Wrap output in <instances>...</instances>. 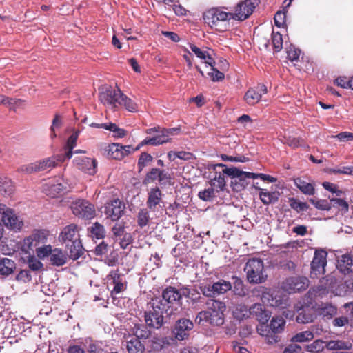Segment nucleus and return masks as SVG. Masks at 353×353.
Wrapping results in <instances>:
<instances>
[{"mask_svg":"<svg viewBox=\"0 0 353 353\" xmlns=\"http://www.w3.org/2000/svg\"><path fill=\"white\" fill-rule=\"evenodd\" d=\"M59 239L65 244L70 259L77 260L83 254L84 249L77 225L70 224L65 226L60 233Z\"/></svg>","mask_w":353,"mask_h":353,"instance_id":"1","label":"nucleus"},{"mask_svg":"<svg viewBox=\"0 0 353 353\" xmlns=\"http://www.w3.org/2000/svg\"><path fill=\"white\" fill-rule=\"evenodd\" d=\"M100 101L105 105H110L112 108L118 105L123 106L127 110L134 112L138 110V105L131 99L124 94L118 88H109L99 94Z\"/></svg>","mask_w":353,"mask_h":353,"instance_id":"2","label":"nucleus"},{"mask_svg":"<svg viewBox=\"0 0 353 353\" xmlns=\"http://www.w3.org/2000/svg\"><path fill=\"white\" fill-rule=\"evenodd\" d=\"M150 305V308L144 312L145 325L149 329L159 330L164 324L163 314L171 316L174 311L172 309L170 312H168L167 307L163 305L159 299H152Z\"/></svg>","mask_w":353,"mask_h":353,"instance_id":"3","label":"nucleus"},{"mask_svg":"<svg viewBox=\"0 0 353 353\" xmlns=\"http://www.w3.org/2000/svg\"><path fill=\"white\" fill-rule=\"evenodd\" d=\"M233 19L232 12L223 11L219 8H212L203 13V19L211 28L224 32L229 28V21Z\"/></svg>","mask_w":353,"mask_h":353,"instance_id":"4","label":"nucleus"},{"mask_svg":"<svg viewBox=\"0 0 353 353\" xmlns=\"http://www.w3.org/2000/svg\"><path fill=\"white\" fill-rule=\"evenodd\" d=\"M64 161L63 154H58L33 163L23 165L20 168V170L26 174L46 171L56 168Z\"/></svg>","mask_w":353,"mask_h":353,"instance_id":"5","label":"nucleus"},{"mask_svg":"<svg viewBox=\"0 0 353 353\" xmlns=\"http://www.w3.org/2000/svg\"><path fill=\"white\" fill-rule=\"evenodd\" d=\"M243 270L250 283L259 284L264 282L266 279L267 276L264 274L263 261L261 259H250L245 263Z\"/></svg>","mask_w":353,"mask_h":353,"instance_id":"6","label":"nucleus"},{"mask_svg":"<svg viewBox=\"0 0 353 353\" xmlns=\"http://www.w3.org/2000/svg\"><path fill=\"white\" fill-rule=\"evenodd\" d=\"M107 288L110 291V296L114 299L118 295L127 290L128 282L124 274L119 270H112L106 276Z\"/></svg>","mask_w":353,"mask_h":353,"instance_id":"7","label":"nucleus"},{"mask_svg":"<svg viewBox=\"0 0 353 353\" xmlns=\"http://www.w3.org/2000/svg\"><path fill=\"white\" fill-rule=\"evenodd\" d=\"M208 169L212 174L210 181V185L216 188L217 192L219 191H223L226 186L225 176L229 177L228 170L230 168H228L223 163H217L209 165Z\"/></svg>","mask_w":353,"mask_h":353,"instance_id":"8","label":"nucleus"},{"mask_svg":"<svg viewBox=\"0 0 353 353\" xmlns=\"http://www.w3.org/2000/svg\"><path fill=\"white\" fill-rule=\"evenodd\" d=\"M229 177L231 178V187L234 191L241 192L248 185L250 179H255V173L244 172L236 167H230L228 170Z\"/></svg>","mask_w":353,"mask_h":353,"instance_id":"9","label":"nucleus"},{"mask_svg":"<svg viewBox=\"0 0 353 353\" xmlns=\"http://www.w3.org/2000/svg\"><path fill=\"white\" fill-rule=\"evenodd\" d=\"M199 289L202 294L206 297H216L223 294L232 289V284L230 281L224 279H219L212 284H201Z\"/></svg>","mask_w":353,"mask_h":353,"instance_id":"10","label":"nucleus"},{"mask_svg":"<svg viewBox=\"0 0 353 353\" xmlns=\"http://www.w3.org/2000/svg\"><path fill=\"white\" fill-rule=\"evenodd\" d=\"M72 210L75 216L87 220L94 217L96 212L94 205L83 199H77L72 203Z\"/></svg>","mask_w":353,"mask_h":353,"instance_id":"11","label":"nucleus"},{"mask_svg":"<svg viewBox=\"0 0 353 353\" xmlns=\"http://www.w3.org/2000/svg\"><path fill=\"white\" fill-rule=\"evenodd\" d=\"M309 280L303 276L287 278L282 285L283 289L289 293H296L305 290L309 286Z\"/></svg>","mask_w":353,"mask_h":353,"instance_id":"12","label":"nucleus"},{"mask_svg":"<svg viewBox=\"0 0 353 353\" xmlns=\"http://www.w3.org/2000/svg\"><path fill=\"white\" fill-rule=\"evenodd\" d=\"M259 0H244L240 1L234 8L232 13L233 19L244 21L248 19L258 5Z\"/></svg>","mask_w":353,"mask_h":353,"instance_id":"13","label":"nucleus"},{"mask_svg":"<svg viewBox=\"0 0 353 353\" xmlns=\"http://www.w3.org/2000/svg\"><path fill=\"white\" fill-rule=\"evenodd\" d=\"M198 324L209 323L212 325L220 326L224 323V311H201L195 319Z\"/></svg>","mask_w":353,"mask_h":353,"instance_id":"14","label":"nucleus"},{"mask_svg":"<svg viewBox=\"0 0 353 353\" xmlns=\"http://www.w3.org/2000/svg\"><path fill=\"white\" fill-rule=\"evenodd\" d=\"M0 214L1 221L9 229L19 230L23 225L22 221H20L14 212L8 208L6 205L0 203Z\"/></svg>","mask_w":353,"mask_h":353,"instance_id":"15","label":"nucleus"},{"mask_svg":"<svg viewBox=\"0 0 353 353\" xmlns=\"http://www.w3.org/2000/svg\"><path fill=\"white\" fill-rule=\"evenodd\" d=\"M104 213L112 221H118L124 214L125 205L119 199H114L105 204Z\"/></svg>","mask_w":353,"mask_h":353,"instance_id":"16","label":"nucleus"},{"mask_svg":"<svg viewBox=\"0 0 353 353\" xmlns=\"http://www.w3.org/2000/svg\"><path fill=\"white\" fill-rule=\"evenodd\" d=\"M180 294L179 290L172 286H168L162 292L161 297H154V299H159L161 303L167 307V311L170 312L172 309L173 311L176 310L177 308L174 309L173 306L177 302H179Z\"/></svg>","mask_w":353,"mask_h":353,"instance_id":"17","label":"nucleus"},{"mask_svg":"<svg viewBox=\"0 0 353 353\" xmlns=\"http://www.w3.org/2000/svg\"><path fill=\"white\" fill-rule=\"evenodd\" d=\"M194 327L192 321L183 318L176 321L172 329V334L178 341H183L188 339L191 330Z\"/></svg>","mask_w":353,"mask_h":353,"instance_id":"18","label":"nucleus"},{"mask_svg":"<svg viewBox=\"0 0 353 353\" xmlns=\"http://www.w3.org/2000/svg\"><path fill=\"white\" fill-rule=\"evenodd\" d=\"M49 236L46 230H34L32 234L23 240V246L27 249L33 250L40 243H44Z\"/></svg>","mask_w":353,"mask_h":353,"instance_id":"19","label":"nucleus"},{"mask_svg":"<svg viewBox=\"0 0 353 353\" xmlns=\"http://www.w3.org/2000/svg\"><path fill=\"white\" fill-rule=\"evenodd\" d=\"M268 89L264 84H258L256 87L250 88L244 94L243 100L249 105L258 103L263 94H267Z\"/></svg>","mask_w":353,"mask_h":353,"instance_id":"20","label":"nucleus"},{"mask_svg":"<svg viewBox=\"0 0 353 353\" xmlns=\"http://www.w3.org/2000/svg\"><path fill=\"white\" fill-rule=\"evenodd\" d=\"M132 145H122L119 143H112L108 147V156L113 159L121 160L125 157L134 152Z\"/></svg>","mask_w":353,"mask_h":353,"instance_id":"21","label":"nucleus"},{"mask_svg":"<svg viewBox=\"0 0 353 353\" xmlns=\"http://www.w3.org/2000/svg\"><path fill=\"white\" fill-rule=\"evenodd\" d=\"M74 162L77 168L85 173L94 175L97 172V161L94 159L80 157H76Z\"/></svg>","mask_w":353,"mask_h":353,"instance_id":"22","label":"nucleus"},{"mask_svg":"<svg viewBox=\"0 0 353 353\" xmlns=\"http://www.w3.org/2000/svg\"><path fill=\"white\" fill-rule=\"evenodd\" d=\"M327 253L323 250H316L313 260L311 263L312 273L314 274L324 273L325 266L327 263Z\"/></svg>","mask_w":353,"mask_h":353,"instance_id":"23","label":"nucleus"},{"mask_svg":"<svg viewBox=\"0 0 353 353\" xmlns=\"http://www.w3.org/2000/svg\"><path fill=\"white\" fill-rule=\"evenodd\" d=\"M168 132L166 130V128H162L161 132H159L157 135L152 137L145 138L134 148V150H138L142 146L145 145H159L170 142V139L168 138Z\"/></svg>","mask_w":353,"mask_h":353,"instance_id":"24","label":"nucleus"},{"mask_svg":"<svg viewBox=\"0 0 353 353\" xmlns=\"http://www.w3.org/2000/svg\"><path fill=\"white\" fill-rule=\"evenodd\" d=\"M250 316L256 318L261 325H263L268 323L270 314L263 305L254 303L250 307Z\"/></svg>","mask_w":353,"mask_h":353,"instance_id":"25","label":"nucleus"},{"mask_svg":"<svg viewBox=\"0 0 353 353\" xmlns=\"http://www.w3.org/2000/svg\"><path fill=\"white\" fill-rule=\"evenodd\" d=\"M162 192L158 187L152 188L148 192L147 206L151 210H155L157 206L162 202Z\"/></svg>","mask_w":353,"mask_h":353,"instance_id":"26","label":"nucleus"},{"mask_svg":"<svg viewBox=\"0 0 353 353\" xmlns=\"http://www.w3.org/2000/svg\"><path fill=\"white\" fill-rule=\"evenodd\" d=\"M337 268L340 272L346 274L353 272V255L345 254L341 256L337 262Z\"/></svg>","mask_w":353,"mask_h":353,"instance_id":"27","label":"nucleus"},{"mask_svg":"<svg viewBox=\"0 0 353 353\" xmlns=\"http://www.w3.org/2000/svg\"><path fill=\"white\" fill-rule=\"evenodd\" d=\"M67 255L61 249L54 248L50 256V263L54 266H62L68 261Z\"/></svg>","mask_w":353,"mask_h":353,"instance_id":"28","label":"nucleus"},{"mask_svg":"<svg viewBox=\"0 0 353 353\" xmlns=\"http://www.w3.org/2000/svg\"><path fill=\"white\" fill-rule=\"evenodd\" d=\"M257 331L260 335L265 337L266 342L269 344H274L279 341V333L273 332L267 324L260 325Z\"/></svg>","mask_w":353,"mask_h":353,"instance_id":"29","label":"nucleus"},{"mask_svg":"<svg viewBox=\"0 0 353 353\" xmlns=\"http://www.w3.org/2000/svg\"><path fill=\"white\" fill-rule=\"evenodd\" d=\"M126 341V349L128 353H144L145 346L140 340L133 336H129Z\"/></svg>","mask_w":353,"mask_h":353,"instance_id":"30","label":"nucleus"},{"mask_svg":"<svg viewBox=\"0 0 353 353\" xmlns=\"http://www.w3.org/2000/svg\"><path fill=\"white\" fill-rule=\"evenodd\" d=\"M16 268L15 262L8 258H1L0 260V274L3 276H9L13 273Z\"/></svg>","mask_w":353,"mask_h":353,"instance_id":"31","label":"nucleus"},{"mask_svg":"<svg viewBox=\"0 0 353 353\" xmlns=\"http://www.w3.org/2000/svg\"><path fill=\"white\" fill-rule=\"evenodd\" d=\"M261 191L259 197L262 203L265 205L274 203L279 199V194L276 192H268L265 189L259 188Z\"/></svg>","mask_w":353,"mask_h":353,"instance_id":"32","label":"nucleus"},{"mask_svg":"<svg viewBox=\"0 0 353 353\" xmlns=\"http://www.w3.org/2000/svg\"><path fill=\"white\" fill-rule=\"evenodd\" d=\"M79 131H74L68 139L66 142V149L68 150L67 152H65L64 155V159H70L73 154L72 150L77 145V141L79 137Z\"/></svg>","mask_w":353,"mask_h":353,"instance_id":"33","label":"nucleus"},{"mask_svg":"<svg viewBox=\"0 0 353 353\" xmlns=\"http://www.w3.org/2000/svg\"><path fill=\"white\" fill-rule=\"evenodd\" d=\"M234 318L241 321L250 317V307H248L244 304H239L234 310Z\"/></svg>","mask_w":353,"mask_h":353,"instance_id":"34","label":"nucleus"},{"mask_svg":"<svg viewBox=\"0 0 353 353\" xmlns=\"http://www.w3.org/2000/svg\"><path fill=\"white\" fill-rule=\"evenodd\" d=\"M269 328L272 330L273 332L281 333L284 330L285 320L282 316H274L270 321Z\"/></svg>","mask_w":353,"mask_h":353,"instance_id":"35","label":"nucleus"},{"mask_svg":"<svg viewBox=\"0 0 353 353\" xmlns=\"http://www.w3.org/2000/svg\"><path fill=\"white\" fill-rule=\"evenodd\" d=\"M325 347L327 350H349L351 348L352 345L350 343L345 342L343 341H330L326 343Z\"/></svg>","mask_w":353,"mask_h":353,"instance_id":"36","label":"nucleus"},{"mask_svg":"<svg viewBox=\"0 0 353 353\" xmlns=\"http://www.w3.org/2000/svg\"><path fill=\"white\" fill-rule=\"evenodd\" d=\"M296 187L305 194L313 195L314 194V188L310 183H307L300 178L295 180Z\"/></svg>","mask_w":353,"mask_h":353,"instance_id":"37","label":"nucleus"},{"mask_svg":"<svg viewBox=\"0 0 353 353\" xmlns=\"http://www.w3.org/2000/svg\"><path fill=\"white\" fill-rule=\"evenodd\" d=\"M296 320L299 323H308L313 321V315L310 312L308 307L302 308L299 310Z\"/></svg>","mask_w":353,"mask_h":353,"instance_id":"38","label":"nucleus"},{"mask_svg":"<svg viewBox=\"0 0 353 353\" xmlns=\"http://www.w3.org/2000/svg\"><path fill=\"white\" fill-rule=\"evenodd\" d=\"M23 101L20 99H14L6 97L5 95H0V104H3L10 109H14L16 107L19 106Z\"/></svg>","mask_w":353,"mask_h":353,"instance_id":"39","label":"nucleus"},{"mask_svg":"<svg viewBox=\"0 0 353 353\" xmlns=\"http://www.w3.org/2000/svg\"><path fill=\"white\" fill-rule=\"evenodd\" d=\"M336 307L330 303L322 304L321 307L320 308L321 315H322L323 317H327V319L332 318L336 314Z\"/></svg>","mask_w":353,"mask_h":353,"instance_id":"40","label":"nucleus"},{"mask_svg":"<svg viewBox=\"0 0 353 353\" xmlns=\"http://www.w3.org/2000/svg\"><path fill=\"white\" fill-rule=\"evenodd\" d=\"M234 281V292L239 296H245L247 294V290L245 288L243 281L236 277L232 276Z\"/></svg>","mask_w":353,"mask_h":353,"instance_id":"41","label":"nucleus"},{"mask_svg":"<svg viewBox=\"0 0 353 353\" xmlns=\"http://www.w3.org/2000/svg\"><path fill=\"white\" fill-rule=\"evenodd\" d=\"M314 335L312 332L307 330L297 333L292 338L293 342L303 343L311 341L314 339Z\"/></svg>","mask_w":353,"mask_h":353,"instance_id":"42","label":"nucleus"},{"mask_svg":"<svg viewBox=\"0 0 353 353\" xmlns=\"http://www.w3.org/2000/svg\"><path fill=\"white\" fill-rule=\"evenodd\" d=\"M14 191L13 183L8 179L0 183V193L3 196H10Z\"/></svg>","mask_w":353,"mask_h":353,"instance_id":"43","label":"nucleus"},{"mask_svg":"<svg viewBox=\"0 0 353 353\" xmlns=\"http://www.w3.org/2000/svg\"><path fill=\"white\" fill-rule=\"evenodd\" d=\"M153 159H154L151 154L147 152H142L139 156L137 163L139 171L141 172L145 167L152 162Z\"/></svg>","mask_w":353,"mask_h":353,"instance_id":"44","label":"nucleus"},{"mask_svg":"<svg viewBox=\"0 0 353 353\" xmlns=\"http://www.w3.org/2000/svg\"><path fill=\"white\" fill-rule=\"evenodd\" d=\"M150 220L149 212L147 209H141L137 214V224L140 228H143L148 224Z\"/></svg>","mask_w":353,"mask_h":353,"instance_id":"45","label":"nucleus"},{"mask_svg":"<svg viewBox=\"0 0 353 353\" xmlns=\"http://www.w3.org/2000/svg\"><path fill=\"white\" fill-rule=\"evenodd\" d=\"M289 203L290 206L297 212H303L308 208L307 203L301 202L293 197L289 198Z\"/></svg>","mask_w":353,"mask_h":353,"instance_id":"46","label":"nucleus"},{"mask_svg":"<svg viewBox=\"0 0 353 353\" xmlns=\"http://www.w3.org/2000/svg\"><path fill=\"white\" fill-rule=\"evenodd\" d=\"M215 191V189L213 187H211L200 191L198 194V196L200 199L204 201H210L216 197Z\"/></svg>","mask_w":353,"mask_h":353,"instance_id":"47","label":"nucleus"},{"mask_svg":"<svg viewBox=\"0 0 353 353\" xmlns=\"http://www.w3.org/2000/svg\"><path fill=\"white\" fill-rule=\"evenodd\" d=\"M207 311H225V305L223 302L214 299L209 300L206 303Z\"/></svg>","mask_w":353,"mask_h":353,"instance_id":"48","label":"nucleus"},{"mask_svg":"<svg viewBox=\"0 0 353 353\" xmlns=\"http://www.w3.org/2000/svg\"><path fill=\"white\" fill-rule=\"evenodd\" d=\"M272 43L276 52H280L283 48V37L279 32H272Z\"/></svg>","mask_w":353,"mask_h":353,"instance_id":"49","label":"nucleus"},{"mask_svg":"<svg viewBox=\"0 0 353 353\" xmlns=\"http://www.w3.org/2000/svg\"><path fill=\"white\" fill-rule=\"evenodd\" d=\"M91 234L93 238L101 239L105 236L104 227L99 223H95L92 226Z\"/></svg>","mask_w":353,"mask_h":353,"instance_id":"50","label":"nucleus"},{"mask_svg":"<svg viewBox=\"0 0 353 353\" xmlns=\"http://www.w3.org/2000/svg\"><path fill=\"white\" fill-rule=\"evenodd\" d=\"M310 201L319 210L328 211L332 208L331 202L325 199H310Z\"/></svg>","mask_w":353,"mask_h":353,"instance_id":"51","label":"nucleus"},{"mask_svg":"<svg viewBox=\"0 0 353 353\" xmlns=\"http://www.w3.org/2000/svg\"><path fill=\"white\" fill-rule=\"evenodd\" d=\"M52 250L50 245H43L36 248V254L39 259H44L47 256L50 257Z\"/></svg>","mask_w":353,"mask_h":353,"instance_id":"52","label":"nucleus"},{"mask_svg":"<svg viewBox=\"0 0 353 353\" xmlns=\"http://www.w3.org/2000/svg\"><path fill=\"white\" fill-rule=\"evenodd\" d=\"M144 327L143 325H140L136 327L134 330V338H137L139 340L141 339H147L150 336V331Z\"/></svg>","mask_w":353,"mask_h":353,"instance_id":"53","label":"nucleus"},{"mask_svg":"<svg viewBox=\"0 0 353 353\" xmlns=\"http://www.w3.org/2000/svg\"><path fill=\"white\" fill-rule=\"evenodd\" d=\"M285 143L292 148L302 147L305 145L304 140L301 137H285Z\"/></svg>","mask_w":353,"mask_h":353,"instance_id":"54","label":"nucleus"},{"mask_svg":"<svg viewBox=\"0 0 353 353\" xmlns=\"http://www.w3.org/2000/svg\"><path fill=\"white\" fill-rule=\"evenodd\" d=\"M324 342L321 340H316L312 344L307 345V350L310 352L318 353L324 350Z\"/></svg>","mask_w":353,"mask_h":353,"instance_id":"55","label":"nucleus"},{"mask_svg":"<svg viewBox=\"0 0 353 353\" xmlns=\"http://www.w3.org/2000/svg\"><path fill=\"white\" fill-rule=\"evenodd\" d=\"M330 202L332 207H339L345 212L348 211L349 205L345 200L339 198H333L330 199Z\"/></svg>","mask_w":353,"mask_h":353,"instance_id":"56","label":"nucleus"},{"mask_svg":"<svg viewBox=\"0 0 353 353\" xmlns=\"http://www.w3.org/2000/svg\"><path fill=\"white\" fill-rule=\"evenodd\" d=\"M330 174H343L353 175V166H345L341 169L328 168L326 170Z\"/></svg>","mask_w":353,"mask_h":353,"instance_id":"57","label":"nucleus"},{"mask_svg":"<svg viewBox=\"0 0 353 353\" xmlns=\"http://www.w3.org/2000/svg\"><path fill=\"white\" fill-rule=\"evenodd\" d=\"M210 70V72H208V75L212 81H221L224 79V74L218 70L215 67L211 68Z\"/></svg>","mask_w":353,"mask_h":353,"instance_id":"58","label":"nucleus"},{"mask_svg":"<svg viewBox=\"0 0 353 353\" xmlns=\"http://www.w3.org/2000/svg\"><path fill=\"white\" fill-rule=\"evenodd\" d=\"M288 58L291 61H298L301 54V50L294 46H290L287 50Z\"/></svg>","mask_w":353,"mask_h":353,"instance_id":"59","label":"nucleus"},{"mask_svg":"<svg viewBox=\"0 0 353 353\" xmlns=\"http://www.w3.org/2000/svg\"><path fill=\"white\" fill-rule=\"evenodd\" d=\"M112 232L115 237H121L126 232L125 231V223H117L112 228Z\"/></svg>","mask_w":353,"mask_h":353,"instance_id":"60","label":"nucleus"},{"mask_svg":"<svg viewBox=\"0 0 353 353\" xmlns=\"http://www.w3.org/2000/svg\"><path fill=\"white\" fill-rule=\"evenodd\" d=\"M29 268L32 271H39L43 268V263L35 259L34 256L30 257L28 261Z\"/></svg>","mask_w":353,"mask_h":353,"instance_id":"61","label":"nucleus"},{"mask_svg":"<svg viewBox=\"0 0 353 353\" xmlns=\"http://www.w3.org/2000/svg\"><path fill=\"white\" fill-rule=\"evenodd\" d=\"M159 169L158 168H152L150 172H148L145 177V183H152L156 180H158L159 178Z\"/></svg>","mask_w":353,"mask_h":353,"instance_id":"62","label":"nucleus"},{"mask_svg":"<svg viewBox=\"0 0 353 353\" xmlns=\"http://www.w3.org/2000/svg\"><path fill=\"white\" fill-rule=\"evenodd\" d=\"M16 279L19 281L28 283L32 280V275L29 270H22L17 275Z\"/></svg>","mask_w":353,"mask_h":353,"instance_id":"63","label":"nucleus"},{"mask_svg":"<svg viewBox=\"0 0 353 353\" xmlns=\"http://www.w3.org/2000/svg\"><path fill=\"white\" fill-rule=\"evenodd\" d=\"M65 187L61 183L53 184L50 187V192L48 193L52 197H56L59 194L62 192Z\"/></svg>","mask_w":353,"mask_h":353,"instance_id":"64","label":"nucleus"}]
</instances>
